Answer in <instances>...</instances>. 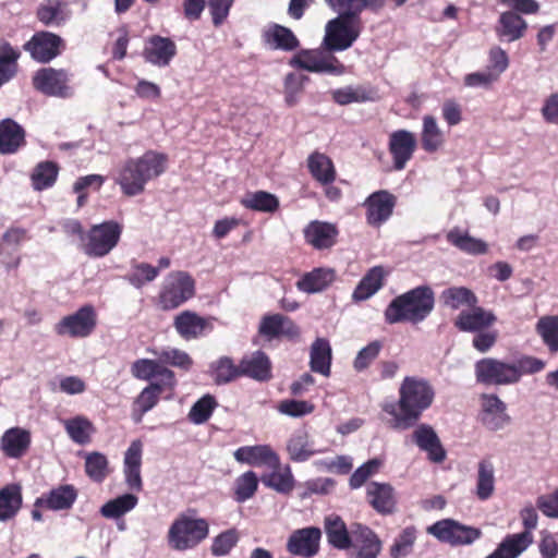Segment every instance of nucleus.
<instances>
[{
	"instance_id": "f257e3e1",
	"label": "nucleus",
	"mask_w": 558,
	"mask_h": 558,
	"mask_svg": "<svg viewBox=\"0 0 558 558\" xmlns=\"http://www.w3.org/2000/svg\"><path fill=\"white\" fill-rule=\"evenodd\" d=\"M434 397L435 391L426 379L408 376L400 386L399 401L386 402L383 410L392 417V428L408 429L432 405Z\"/></svg>"
},
{
	"instance_id": "f03ea898",
	"label": "nucleus",
	"mask_w": 558,
	"mask_h": 558,
	"mask_svg": "<svg viewBox=\"0 0 558 558\" xmlns=\"http://www.w3.org/2000/svg\"><path fill=\"white\" fill-rule=\"evenodd\" d=\"M168 163V156L156 150H147L136 158H129L120 168L116 182L123 194L135 196L141 194L145 185L161 175Z\"/></svg>"
},
{
	"instance_id": "7ed1b4c3",
	"label": "nucleus",
	"mask_w": 558,
	"mask_h": 558,
	"mask_svg": "<svg viewBox=\"0 0 558 558\" xmlns=\"http://www.w3.org/2000/svg\"><path fill=\"white\" fill-rule=\"evenodd\" d=\"M435 295L430 287L420 286L395 298L385 310L388 324H418L433 311Z\"/></svg>"
},
{
	"instance_id": "20e7f679",
	"label": "nucleus",
	"mask_w": 558,
	"mask_h": 558,
	"mask_svg": "<svg viewBox=\"0 0 558 558\" xmlns=\"http://www.w3.org/2000/svg\"><path fill=\"white\" fill-rule=\"evenodd\" d=\"M208 535L209 523L206 519L182 513L170 524L167 542L171 549L186 551L196 548Z\"/></svg>"
},
{
	"instance_id": "39448f33",
	"label": "nucleus",
	"mask_w": 558,
	"mask_h": 558,
	"mask_svg": "<svg viewBox=\"0 0 558 558\" xmlns=\"http://www.w3.org/2000/svg\"><path fill=\"white\" fill-rule=\"evenodd\" d=\"M361 29V19L337 16L327 22L323 45L330 52L344 51L356 41Z\"/></svg>"
},
{
	"instance_id": "423d86ee",
	"label": "nucleus",
	"mask_w": 558,
	"mask_h": 558,
	"mask_svg": "<svg viewBox=\"0 0 558 558\" xmlns=\"http://www.w3.org/2000/svg\"><path fill=\"white\" fill-rule=\"evenodd\" d=\"M195 293V282L185 271H172L163 280L158 303L165 311L179 307Z\"/></svg>"
},
{
	"instance_id": "0eeeda50",
	"label": "nucleus",
	"mask_w": 558,
	"mask_h": 558,
	"mask_svg": "<svg viewBox=\"0 0 558 558\" xmlns=\"http://www.w3.org/2000/svg\"><path fill=\"white\" fill-rule=\"evenodd\" d=\"M122 226L109 220L93 226L85 238L84 253L90 257H104L108 255L119 243Z\"/></svg>"
},
{
	"instance_id": "6e6552de",
	"label": "nucleus",
	"mask_w": 558,
	"mask_h": 558,
	"mask_svg": "<svg viewBox=\"0 0 558 558\" xmlns=\"http://www.w3.org/2000/svg\"><path fill=\"white\" fill-rule=\"evenodd\" d=\"M477 383L494 386H508L519 383V371L514 362H506L494 357H485L475 363Z\"/></svg>"
},
{
	"instance_id": "1a4fd4ad",
	"label": "nucleus",
	"mask_w": 558,
	"mask_h": 558,
	"mask_svg": "<svg viewBox=\"0 0 558 558\" xmlns=\"http://www.w3.org/2000/svg\"><path fill=\"white\" fill-rule=\"evenodd\" d=\"M426 531L439 542L451 546L471 545L482 535L478 529L461 524L453 519L439 520L429 525Z\"/></svg>"
},
{
	"instance_id": "9d476101",
	"label": "nucleus",
	"mask_w": 558,
	"mask_h": 558,
	"mask_svg": "<svg viewBox=\"0 0 558 558\" xmlns=\"http://www.w3.org/2000/svg\"><path fill=\"white\" fill-rule=\"evenodd\" d=\"M71 76L63 69L44 68L38 70L34 77V87L40 93L58 98H70L74 89L70 85Z\"/></svg>"
},
{
	"instance_id": "9b49d317",
	"label": "nucleus",
	"mask_w": 558,
	"mask_h": 558,
	"mask_svg": "<svg viewBox=\"0 0 558 558\" xmlns=\"http://www.w3.org/2000/svg\"><path fill=\"white\" fill-rule=\"evenodd\" d=\"M96 326V314L93 306H83L74 314L63 317L56 326L59 336L85 338L92 333Z\"/></svg>"
},
{
	"instance_id": "f8f14e48",
	"label": "nucleus",
	"mask_w": 558,
	"mask_h": 558,
	"mask_svg": "<svg viewBox=\"0 0 558 558\" xmlns=\"http://www.w3.org/2000/svg\"><path fill=\"white\" fill-rule=\"evenodd\" d=\"M290 64L314 73L342 74L344 66L331 54L318 50H305L294 56Z\"/></svg>"
},
{
	"instance_id": "ddd939ff",
	"label": "nucleus",
	"mask_w": 558,
	"mask_h": 558,
	"mask_svg": "<svg viewBox=\"0 0 558 558\" xmlns=\"http://www.w3.org/2000/svg\"><path fill=\"white\" fill-rule=\"evenodd\" d=\"M63 39L50 32H37L25 43L24 50L37 62L48 63L61 53Z\"/></svg>"
},
{
	"instance_id": "4468645a",
	"label": "nucleus",
	"mask_w": 558,
	"mask_h": 558,
	"mask_svg": "<svg viewBox=\"0 0 558 558\" xmlns=\"http://www.w3.org/2000/svg\"><path fill=\"white\" fill-rule=\"evenodd\" d=\"M397 197L387 190H379L364 201L366 222L374 228L381 227L392 216Z\"/></svg>"
},
{
	"instance_id": "2eb2a0df",
	"label": "nucleus",
	"mask_w": 558,
	"mask_h": 558,
	"mask_svg": "<svg viewBox=\"0 0 558 558\" xmlns=\"http://www.w3.org/2000/svg\"><path fill=\"white\" fill-rule=\"evenodd\" d=\"M417 146L414 133L408 130H397L389 135L388 149L392 157L393 169L401 171L413 158Z\"/></svg>"
},
{
	"instance_id": "dca6fc26",
	"label": "nucleus",
	"mask_w": 558,
	"mask_h": 558,
	"mask_svg": "<svg viewBox=\"0 0 558 558\" xmlns=\"http://www.w3.org/2000/svg\"><path fill=\"white\" fill-rule=\"evenodd\" d=\"M322 531L316 526L295 530L287 541V550L299 557L312 558L319 550Z\"/></svg>"
},
{
	"instance_id": "f3484780",
	"label": "nucleus",
	"mask_w": 558,
	"mask_h": 558,
	"mask_svg": "<svg viewBox=\"0 0 558 558\" xmlns=\"http://www.w3.org/2000/svg\"><path fill=\"white\" fill-rule=\"evenodd\" d=\"M236 462L252 466L278 469L280 458L269 445L243 446L233 452Z\"/></svg>"
},
{
	"instance_id": "a211bd4d",
	"label": "nucleus",
	"mask_w": 558,
	"mask_h": 558,
	"mask_svg": "<svg viewBox=\"0 0 558 558\" xmlns=\"http://www.w3.org/2000/svg\"><path fill=\"white\" fill-rule=\"evenodd\" d=\"M132 375L141 380H150L156 378L157 380L153 384H162L169 388H173L175 385L174 373L165 367L162 363L149 359L136 360L131 366Z\"/></svg>"
},
{
	"instance_id": "6ab92c4d",
	"label": "nucleus",
	"mask_w": 558,
	"mask_h": 558,
	"mask_svg": "<svg viewBox=\"0 0 558 558\" xmlns=\"http://www.w3.org/2000/svg\"><path fill=\"white\" fill-rule=\"evenodd\" d=\"M507 407L496 395H483L481 398L480 420L490 430L504 428L510 421Z\"/></svg>"
},
{
	"instance_id": "aec40b11",
	"label": "nucleus",
	"mask_w": 558,
	"mask_h": 558,
	"mask_svg": "<svg viewBox=\"0 0 558 558\" xmlns=\"http://www.w3.org/2000/svg\"><path fill=\"white\" fill-rule=\"evenodd\" d=\"M286 451L291 461L302 463L312 457L323 453L324 450L316 449L310 433L305 428L295 429L287 439Z\"/></svg>"
},
{
	"instance_id": "412c9836",
	"label": "nucleus",
	"mask_w": 558,
	"mask_h": 558,
	"mask_svg": "<svg viewBox=\"0 0 558 558\" xmlns=\"http://www.w3.org/2000/svg\"><path fill=\"white\" fill-rule=\"evenodd\" d=\"M412 440L424 452L430 461L440 463L446 458L440 439L434 428L427 424H420L412 433Z\"/></svg>"
},
{
	"instance_id": "4be33fe9",
	"label": "nucleus",
	"mask_w": 558,
	"mask_h": 558,
	"mask_svg": "<svg viewBox=\"0 0 558 558\" xmlns=\"http://www.w3.org/2000/svg\"><path fill=\"white\" fill-rule=\"evenodd\" d=\"M32 442L31 432L22 427L7 429L0 438V449L7 458L21 459Z\"/></svg>"
},
{
	"instance_id": "5701e85b",
	"label": "nucleus",
	"mask_w": 558,
	"mask_h": 558,
	"mask_svg": "<svg viewBox=\"0 0 558 558\" xmlns=\"http://www.w3.org/2000/svg\"><path fill=\"white\" fill-rule=\"evenodd\" d=\"M262 40L271 50L293 51L300 41L294 33L280 24L270 23L262 31Z\"/></svg>"
},
{
	"instance_id": "b1692460",
	"label": "nucleus",
	"mask_w": 558,
	"mask_h": 558,
	"mask_svg": "<svg viewBox=\"0 0 558 558\" xmlns=\"http://www.w3.org/2000/svg\"><path fill=\"white\" fill-rule=\"evenodd\" d=\"M177 53L175 44L158 35L147 39L144 47L145 60L157 66H167Z\"/></svg>"
},
{
	"instance_id": "393cba45",
	"label": "nucleus",
	"mask_w": 558,
	"mask_h": 558,
	"mask_svg": "<svg viewBox=\"0 0 558 558\" xmlns=\"http://www.w3.org/2000/svg\"><path fill=\"white\" fill-rule=\"evenodd\" d=\"M470 311H462L454 320V326L464 332H477L487 329L496 322L493 312L474 305Z\"/></svg>"
},
{
	"instance_id": "a878e982",
	"label": "nucleus",
	"mask_w": 558,
	"mask_h": 558,
	"mask_svg": "<svg viewBox=\"0 0 558 558\" xmlns=\"http://www.w3.org/2000/svg\"><path fill=\"white\" fill-rule=\"evenodd\" d=\"M352 546L357 549L356 558H377L381 550V541L365 525H352Z\"/></svg>"
},
{
	"instance_id": "bb28decb",
	"label": "nucleus",
	"mask_w": 558,
	"mask_h": 558,
	"mask_svg": "<svg viewBox=\"0 0 558 558\" xmlns=\"http://www.w3.org/2000/svg\"><path fill=\"white\" fill-rule=\"evenodd\" d=\"M258 330L262 336L269 340L281 336L294 338L300 333L298 326L290 318L281 314L264 316Z\"/></svg>"
},
{
	"instance_id": "cd10ccee",
	"label": "nucleus",
	"mask_w": 558,
	"mask_h": 558,
	"mask_svg": "<svg viewBox=\"0 0 558 558\" xmlns=\"http://www.w3.org/2000/svg\"><path fill=\"white\" fill-rule=\"evenodd\" d=\"M174 328L183 339L192 340L202 337L211 326L208 319L194 312L184 311L174 318Z\"/></svg>"
},
{
	"instance_id": "c85d7f7f",
	"label": "nucleus",
	"mask_w": 558,
	"mask_h": 558,
	"mask_svg": "<svg viewBox=\"0 0 558 558\" xmlns=\"http://www.w3.org/2000/svg\"><path fill=\"white\" fill-rule=\"evenodd\" d=\"M68 437L76 445L86 446L96 434L94 423L85 415L78 414L61 421Z\"/></svg>"
},
{
	"instance_id": "c756f323",
	"label": "nucleus",
	"mask_w": 558,
	"mask_h": 558,
	"mask_svg": "<svg viewBox=\"0 0 558 558\" xmlns=\"http://www.w3.org/2000/svg\"><path fill=\"white\" fill-rule=\"evenodd\" d=\"M337 234L338 230L335 225L317 220L312 221L304 229V238L306 242L316 250L331 247L336 243Z\"/></svg>"
},
{
	"instance_id": "7c9ffc66",
	"label": "nucleus",
	"mask_w": 558,
	"mask_h": 558,
	"mask_svg": "<svg viewBox=\"0 0 558 558\" xmlns=\"http://www.w3.org/2000/svg\"><path fill=\"white\" fill-rule=\"evenodd\" d=\"M533 534H508L486 558H518L533 543Z\"/></svg>"
},
{
	"instance_id": "2f4dec72",
	"label": "nucleus",
	"mask_w": 558,
	"mask_h": 558,
	"mask_svg": "<svg viewBox=\"0 0 558 558\" xmlns=\"http://www.w3.org/2000/svg\"><path fill=\"white\" fill-rule=\"evenodd\" d=\"M76 490L71 485H61L51 489L47 495L37 498L35 507H45L50 510H66L76 499Z\"/></svg>"
},
{
	"instance_id": "473e14b6",
	"label": "nucleus",
	"mask_w": 558,
	"mask_h": 558,
	"mask_svg": "<svg viewBox=\"0 0 558 558\" xmlns=\"http://www.w3.org/2000/svg\"><path fill=\"white\" fill-rule=\"evenodd\" d=\"M25 144L23 128L11 119L0 123V154L11 155Z\"/></svg>"
},
{
	"instance_id": "72a5a7b5",
	"label": "nucleus",
	"mask_w": 558,
	"mask_h": 558,
	"mask_svg": "<svg viewBox=\"0 0 558 558\" xmlns=\"http://www.w3.org/2000/svg\"><path fill=\"white\" fill-rule=\"evenodd\" d=\"M241 371L242 375L258 381H266L271 378V363L262 351L244 356L241 361Z\"/></svg>"
},
{
	"instance_id": "f704fd0d",
	"label": "nucleus",
	"mask_w": 558,
	"mask_h": 558,
	"mask_svg": "<svg viewBox=\"0 0 558 558\" xmlns=\"http://www.w3.org/2000/svg\"><path fill=\"white\" fill-rule=\"evenodd\" d=\"M71 10L62 0H46L37 10L38 20L47 26H60L71 17Z\"/></svg>"
},
{
	"instance_id": "c9c22d12",
	"label": "nucleus",
	"mask_w": 558,
	"mask_h": 558,
	"mask_svg": "<svg viewBox=\"0 0 558 558\" xmlns=\"http://www.w3.org/2000/svg\"><path fill=\"white\" fill-rule=\"evenodd\" d=\"M325 532L328 543L337 549H348L352 546V531L349 532L344 521L336 514L325 518Z\"/></svg>"
},
{
	"instance_id": "e433bc0d",
	"label": "nucleus",
	"mask_w": 558,
	"mask_h": 558,
	"mask_svg": "<svg viewBox=\"0 0 558 558\" xmlns=\"http://www.w3.org/2000/svg\"><path fill=\"white\" fill-rule=\"evenodd\" d=\"M307 168L312 177L322 185H328L336 180L335 165L326 154L312 153L307 158Z\"/></svg>"
},
{
	"instance_id": "4c0bfd02",
	"label": "nucleus",
	"mask_w": 558,
	"mask_h": 558,
	"mask_svg": "<svg viewBox=\"0 0 558 558\" xmlns=\"http://www.w3.org/2000/svg\"><path fill=\"white\" fill-rule=\"evenodd\" d=\"M335 280L331 268H315L304 274L296 282V288L305 293L313 294L325 290Z\"/></svg>"
},
{
	"instance_id": "58836bf2",
	"label": "nucleus",
	"mask_w": 558,
	"mask_h": 558,
	"mask_svg": "<svg viewBox=\"0 0 558 558\" xmlns=\"http://www.w3.org/2000/svg\"><path fill=\"white\" fill-rule=\"evenodd\" d=\"M23 502L22 486L11 483L0 489V521L13 519L20 511Z\"/></svg>"
},
{
	"instance_id": "ea45409f",
	"label": "nucleus",
	"mask_w": 558,
	"mask_h": 558,
	"mask_svg": "<svg viewBox=\"0 0 558 558\" xmlns=\"http://www.w3.org/2000/svg\"><path fill=\"white\" fill-rule=\"evenodd\" d=\"M367 498L373 508L383 514L391 513L396 506L393 489L389 484L369 483Z\"/></svg>"
},
{
	"instance_id": "a19ab883",
	"label": "nucleus",
	"mask_w": 558,
	"mask_h": 558,
	"mask_svg": "<svg viewBox=\"0 0 558 558\" xmlns=\"http://www.w3.org/2000/svg\"><path fill=\"white\" fill-rule=\"evenodd\" d=\"M526 28L527 23L520 14L506 11L500 14L496 31L500 38H505L507 41H515L524 36Z\"/></svg>"
},
{
	"instance_id": "79ce46f5",
	"label": "nucleus",
	"mask_w": 558,
	"mask_h": 558,
	"mask_svg": "<svg viewBox=\"0 0 558 558\" xmlns=\"http://www.w3.org/2000/svg\"><path fill=\"white\" fill-rule=\"evenodd\" d=\"M310 364L313 372L329 376L331 365V347L327 339L317 338L311 345Z\"/></svg>"
},
{
	"instance_id": "37998d69",
	"label": "nucleus",
	"mask_w": 558,
	"mask_h": 558,
	"mask_svg": "<svg viewBox=\"0 0 558 558\" xmlns=\"http://www.w3.org/2000/svg\"><path fill=\"white\" fill-rule=\"evenodd\" d=\"M384 277L383 267L375 266L371 268L353 291V300L365 301L373 296L383 287Z\"/></svg>"
},
{
	"instance_id": "c03bdc74",
	"label": "nucleus",
	"mask_w": 558,
	"mask_h": 558,
	"mask_svg": "<svg viewBox=\"0 0 558 558\" xmlns=\"http://www.w3.org/2000/svg\"><path fill=\"white\" fill-rule=\"evenodd\" d=\"M271 470L269 474L262 477L263 484L279 494L291 493L295 486V480L290 465L287 464L283 468L279 465L278 469Z\"/></svg>"
},
{
	"instance_id": "a18cd8bd",
	"label": "nucleus",
	"mask_w": 558,
	"mask_h": 558,
	"mask_svg": "<svg viewBox=\"0 0 558 558\" xmlns=\"http://www.w3.org/2000/svg\"><path fill=\"white\" fill-rule=\"evenodd\" d=\"M440 301L451 310H459L463 306L474 307L477 304V296L466 287H450L440 294Z\"/></svg>"
},
{
	"instance_id": "49530a36",
	"label": "nucleus",
	"mask_w": 558,
	"mask_h": 558,
	"mask_svg": "<svg viewBox=\"0 0 558 558\" xmlns=\"http://www.w3.org/2000/svg\"><path fill=\"white\" fill-rule=\"evenodd\" d=\"M447 240L460 251L471 255H480L487 252V244L483 240L473 238L458 228L451 229L447 233Z\"/></svg>"
},
{
	"instance_id": "de8ad7c7",
	"label": "nucleus",
	"mask_w": 558,
	"mask_h": 558,
	"mask_svg": "<svg viewBox=\"0 0 558 558\" xmlns=\"http://www.w3.org/2000/svg\"><path fill=\"white\" fill-rule=\"evenodd\" d=\"M332 100L340 105L347 106L353 102H366L375 100V93L364 86H344L331 92Z\"/></svg>"
},
{
	"instance_id": "09e8293b",
	"label": "nucleus",
	"mask_w": 558,
	"mask_h": 558,
	"mask_svg": "<svg viewBox=\"0 0 558 558\" xmlns=\"http://www.w3.org/2000/svg\"><path fill=\"white\" fill-rule=\"evenodd\" d=\"M421 141L423 149L427 153L438 150L445 143L444 133L439 129L436 119L432 116L423 117Z\"/></svg>"
},
{
	"instance_id": "8fccbe9b",
	"label": "nucleus",
	"mask_w": 558,
	"mask_h": 558,
	"mask_svg": "<svg viewBox=\"0 0 558 558\" xmlns=\"http://www.w3.org/2000/svg\"><path fill=\"white\" fill-rule=\"evenodd\" d=\"M138 504V498L133 494H123L104 504L99 510L106 519H119L132 511Z\"/></svg>"
},
{
	"instance_id": "3c124183",
	"label": "nucleus",
	"mask_w": 558,
	"mask_h": 558,
	"mask_svg": "<svg viewBox=\"0 0 558 558\" xmlns=\"http://www.w3.org/2000/svg\"><path fill=\"white\" fill-rule=\"evenodd\" d=\"M495 490V469L489 460L478 462L476 478V496L480 500H487Z\"/></svg>"
},
{
	"instance_id": "603ef678",
	"label": "nucleus",
	"mask_w": 558,
	"mask_h": 558,
	"mask_svg": "<svg viewBox=\"0 0 558 558\" xmlns=\"http://www.w3.org/2000/svg\"><path fill=\"white\" fill-rule=\"evenodd\" d=\"M241 204L252 210L274 213L279 207L277 196L265 191L247 193L241 201Z\"/></svg>"
},
{
	"instance_id": "864d4df0",
	"label": "nucleus",
	"mask_w": 558,
	"mask_h": 558,
	"mask_svg": "<svg viewBox=\"0 0 558 558\" xmlns=\"http://www.w3.org/2000/svg\"><path fill=\"white\" fill-rule=\"evenodd\" d=\"M258 488V477L254 471H246L234 481L233 498L243 504L251 499Z\"/></svg>"
},
{
	"instance_id": "5fc2aeb1",
	"label": "nucleus",
	"mask_w": 558,
	"mask_h": 558,
	"mask_svg": "<svg viewBox=\"0 0 558 558\" xmlns=\"http://www.w3.org/2000/svg\"><path fill=\"white\" fill-rule=\"evenodd\" d=\"M158 277V269L148 263H134L125 275V280L135 289H142Z\"/></svg>"
},
{
	"instance_id": "6e6d98bb",
	"label": "nucleus",
	"mask_w": 558,
	"mask_h": 558,
	"mask_svg": "<svg viewBox=\"0 0 558 558\" xmlns=\"http://www.w3.org/2000/svg\"><path fill=\"white\" fill-rule=\"evenodd\" d=\"M59 168L57 163L52 161H43L39 162L33 173H32V183L33 187L37 191H43L45 189L51 187L58 177Z\"/></svg>"
},
{
	"instance_id": "4d7b16f0",
	"label": "nucleus",
	"mask_w": 558,
	"mask_h": 558,
	"mask_svg": "<svg viewBox=\"0 0 558 558\" xmlns=\"http://www.w3.org/2000/svg\"><path fill=\"white\" fill-rule=\"evenodd\" d=\"M165 388L169 387L162 384H150L142 390L135 400V411H138V415L135 417L136 422H140L142 416L157 404Z\"/></svg>"
},
{
	"instance_id": "13d9d810",
	"label": "nucleus",
	"mask_w": 558,
	"mask_h": 558,
	"mask_svg": "<svg viewBox=\"0 0 558 558\" xmlns=\"http://www.w3.org/2000/svg\"><path fill=\"white\" fill-rule=\"evenodd\" d=\"M537 333L551 353L558 352V316L539 318L536 325Z\"/></svg>"
},
{
	"instance_id": "bf43d9fd",
	"label": "nucleus",
	"mask_w": 558,
	"mask_h": 558,
	"mask_svg": "<svg viewBox=\"0 0 558 558\" xmlns=\"http://www.w3.org/2000/svg\"><path fill=\"white\" fill-rule=\"evenodd\" d=\"M107 457L98 451L85 456V472L94 482H102L109 473Z\"/></svg>"
},
{
	"instance_id": "052dcab7",
	"label": "nucleus",
	"mask_w": 558,
	"mask_h": 558,
	"mask_svg": "<svg viewBox=\"0 0 558 558\" xmlns=\"http://www.w3.org/2000/svg\"><path fill=\"white\" fill-rule=\"evenodd\" d=\"M417 537V531L414 526L404 527L395 538L390 547V556L392 558H404L412 553L414 543Z\"/></svg>"
},
{
	"instance_id": "680f3d73",
	"label": "nucleus",
	"mask_w": 558,
	"mask_h": 558,
	"mask_svg": "<svg viewBox=\"0 0 558 558\" xmlns=\"http://www.w3.org/2000/svg\"><path fill=\"white\" fill-rule=\"evenodd\" d=\"M214 380L221 385L227 384L242 375L241 364L235 366L231 359L223 356L210 365Z\"/></svg>"
},
{
	"instance_id": "e2e57ef3",
	"label": "nucleus",
	"mask_w": 558,
	"mask_h": 558,
	"mask_svg": "<svg viewBox=\"0 0 558 558\" xmlns=\"http://www.w3.org/2000/svg\"><path fill=\"white\" fill-rule=\"evenodd\" d=\"M216 407L215 398L210 395H205L192 405L189 412V420L196 425L204 424L209 420Z\"/></svg>"
},
{
	"instance_id": "0e129e2a",
	"label": "nucleus",
	"mask_w": 558,
	"mask_h": 558,
	"mask_svg": "<svg viewBox=\"0 0 558 558\" xmlns=\"http://www.w3.org/2000/svg\"><path fill=\"white\" fill-rule=\"evenodd\" d=\"M239 535L236 530L230 529L218 534L211 544L210 551L215 557H222L228 555L236 545Z\"/></svg>"
},
{
	"instance_id": "69168bd1",
	"label": "nucleus",
	"mask_w": 558,
	"mask_h": 558,
	"mask_svg": "<svg viewBox=\"0 0 558 558\" xmlns=\"http://www.w3.org/2000/svg\"><path fill=\"white\" fill-rule=\"evenodd\" d=\"M383 349V343L378 340L369 342L366 347L362 348L354 361L353 367L356 372L366 369L379 355Z\"/></svg>"
},
{
	"instance_id": "338daca9",
	"label": "nucleus",
	"mask_w": 558,
	"mask_h": 558,
	"mask_svg": "<svg viewBox=\"0 0 558 558\" xmlns=\"http://www.w3.org/2000/svg\"><path fill=\"white\" fill-rule=\"evenodd\" d=\"M315 407L313 403L305 400H295V399H287L282 400L277 410L287 416L291 417H302L307 414H311L314 411Z\"/></svg>"
},
{
	"instance_id": "774afa93",
	"label": "nucleus",
	"mask_w": 558,
	"mask_h": 558,
	"mask_svg": "<svg viewBox=\"0 0 558 558\" xmlns=\"http://www.w3.org/2000/svg\"><path fill=\"white\" fill-rule=\"evenodd\" d=\"M328 7L338 13V16L347 19H360L363 11L362 0H325Z\"/></svg>"
}]
</instances>
